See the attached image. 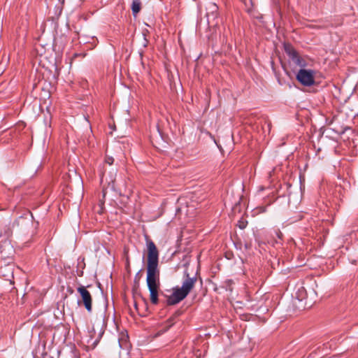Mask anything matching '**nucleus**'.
<instances>
[{
	"instance_id": "26",
	"label": "nucleus",
	"mask_w": 358,
	"mask_h": 358,
	"mask_svg": "<svg viewBox=\"0 0 358 358\" xmlns=\"http://www.w3.org/2000/svg\"><path fill=\"white\" fill-rule=\"evenodd\" d=\"M134 306H135V308L136 310H138V306H137V303L136 302L134 303Z\"/></svg>"
},
{
	"instance_id": "13",
	"label": "nucleus",
	"mask_w": 358,
	"mask_h": 358,
	"mask_svg": "<svg viewBox=\"0 0 358 358\" xmlns=\"http://www.w3.org/2000/svg\"><path fill=\"white\" fill-rule=\"evenodd\" d=\"M141 9V1L140 0H133L131 4V10L134 16H136Z\"/></svg>"
},
{
	"instance_id": "22",
	"label": "nucleus",
	"mask_w": 358,
	"mask_h": 358,
	"mask_svg": "<svg viewBox=\"0 0 358 358\" xmlns=\"http://www.w3.org/2000/svg\"><path fill=\"white\" fill-rule=\"evenodd\" d=\"M8 132L9 135H12L13 133L15 132V129H10V131H6L4 133L7 134Z\"/></svg>"
},
{
	"instance_id": "14",
	"label": "nucleus",
	"mask_w": 358,
	"mask_h": 358,
	"mask_svg": "<svg viewBox=\"0 0 358 358\" xmlns=\"http://www.w3.org/2000/svg\"><path fill=\"white\" fill-rule=\"evenodd\" d=\"M160 296L162 297L160 299V302L162 303H163L164 305L173 306V305L176 304V303H169V299L172 296V293L170 295H169V294H166L164 292H161Z\"/></svg>"
},
{
	"instance_id": "11",
	"label": "nucleus",
	"mask_w": 358,
	"mask_h": 358,
	"mask_svg": "<svg viewBox=\"0 0 358 358\" xmlns=\"http://www.w3.org/2000/svg\"><path fill=\"white\" fill-rule=\"evenodd\" d=\"M178 318L172 315L164 324L162 325V329L159 330L160 334L167 331L177 321Z\"/></svg>"
},
{
	"instance_id": "28",
	"label": "nucleus",
	"mask_w": 358,
	"mask_h": 358,
	"mask_svg": "<svg viewBox=\"0 0 358 358\" xmlns=\"http://www.w3.org/2000/svg\"><path fill=\"white\" fill-rule=\"evenodd\" d=\"M120 182H121L122 185L124 186V181H123V180H121Z\"/></svg>"
},
{
	"instance_id": "18",
	"label": "nucleus",
	"mask_w": 358,
	"mask_h": 358,
	"mask_svg": "<svg viewBox=\"0 0 358 358\" xmlns=\"http://www.w3.org/2000/svg\"><path fill=\"white\" fill-rule=\"evenodd\" d=\"M248 224V222L247 221H245V220H239L238 224H237V226L241 229H243L246 227Z\"/></svg>"
},
{
	"instance_id": "12",
	"label": "nucleus",
	"mask_w": 358,
	"mask_h": 358,
	"mask_svg": "<svg viewBox=\"0 0 358 358\" xmlns=\"http://www.w3.org/2000/svg\"><path fill=\"white\" fill-rule=\"evenodd\" d=\"M306 295V292L304 287H301L298 289V290L295 292L294 294H292L293 298L297 299L299 301H302Z\"/></svg>"
},
{
	"instance_id": "19",
	"label": "nucleus",
	"mask_w": 358,
	"mask_h": 358,
	"mask_svg": "<svg viewBox=\"0 0 358 358\" xmlns=\"http://www.w3.org/2000/svg\"><path fill=\"white\" fill-rule=\"evenodd\" d=\"M106 163L111 165L114 162V159L112 157H107L105 159Z\"/></svg>"
},
{
	"instance_id": "27",
	"label": "nucleus",
	"mask_w": 358,
	"mask_h": 358,
	"mask_svg": "<svg viewBox=\"0 0 358 358\" xmlns=\"http://www.w3.org/2000/svg\"><path fill=\"white\" fill-rule=\"evenodd\" d=\"M68 291H69L70 293H71V294H72V293H73V289H69V288L68 289Z\"/></svg>"
},
{
	"instance_id": "5",
	"label": "nucleus",
	"mask_w": 358,
	"mask_h": 358,
	"mask_svg": "<svg viewBox=\"0 0 358 358\" xmlns=\"http://www.w3.org/2000/svg\"><path fill=\"white\" fill-rule=\"evenodd\" d=\"M43 294L41 292L36 289H31L26 292L22 297L24 302H27L31 306L37 307L43 301Z\"/></svg>"
},
{
	"instance_id": "30",
	"label": "nucleus",
	"mask_w": 358,
	"mask_h": 358,
	"mask_svg": "<svg viewBox=\"0 0 358 358\" xmlns=\"http://www.w3.org/2000/svg\"><path fill=\"white\" fill-rule=\"evenodd\" d=\"M50 358H52V357H50Z\"/></svg>"
},
{
	"instance_id": "10",
	"label": "nucleus",
	"mask_w": 358,
	"mask_h": 358,
	"mask_svg": "<svg viewBox=\"0 0 358 358\" xmlns=\"http://www.w3.org/2000/svg\"><path fill=\"white\" fill-rule=\"evenodd\" d=\"M159 288V287H148L150 301L154 305H157L160 302V299H159V295H160Z\"/></svg>"
},
{
	"instance_id": "1",
	"label": "nucleus",
	"mask_w": 358,
	"mask_h": 358,
	"mask_svg": "<svg viewBox=\"0 0 358 358\" xmlns=\"http://www.w3.org/2000/svg\"><path fill=\"white\" fill-rule=\"evenodd\" d=\"M148 250L147 285L148 287H159V250L155 243L145 236Z\"/></svg>"
},
{
	"instance_id": "17",
	"label": "nucleus",
	"mask_w": 358,
	"mask_h": 358,
	"mask_svg": "<svg viewBox=\"0 0 358 358\" xmlns=\"http://www.w3.org/2000/svg\"><path fill=\"white\" fill-rule=\"evenodd\" d=\"M234 283L233 280H227L225 282H224V284H225V289L227 290H229V291H231L232 290V288H231V285Z\"/></svg>"
},
{
	"instance_id": "2",
	"label": "nucleus",
	"mask_w": 358,
	"mask_h": 358,
	"mask_svg": "<svg viewBox=\"0 0 358 358\" xmlns=\"http://www.w3.org/2000/svg\"><path fill=\"white\" fill-rule=\"evenodd\" d=\"M197 274L198 272H196L195 275L190 277L189 274L187 271H185V279L182 282V287L173 288L172 296L169 299L170 303H178L187 297L197 281Z\"/></svg>"
},
{
	"instance_id": "29",
	"label": "nucleus",
	"mask_w": 358,
	"mask_h": 358,
	"mask_svg": "<svg viewBox=\"0 0 358 358\" xmlns=\"http://www.w3.org/2000/svg\"><path fill=\"white\" fill-rule=\"evenodd\" d=\"M77 56H78V54H75V55H74V57H77Z\"/></svg>"
},
{
	"instance_id": "16",
	"label": "nucleus",
	"mask_w": 358,
	"mask_h": 358,
	"mask_svg": "<svg viewBox=\"0 0 358 358\" xmlns=\"http://www.w3.org/2000/svg\"><path fill=\"white\" fill-rule=\"evenodd\" d=\"M106 196V192L103 190V199H104ZM99 206H100V210H99V213H102V210L103 209L104 206V200H99Z\"/></svg>"
},
{
	"instance_id": "20",
	"label": "nucleus",
	"mask_w": 358,
	"mask_h": 358,
	"mask_svg": "<svg viewBox=\"0 0 358 358\" xmlns=\"http://www.w3.org/2000/svg\"><path fill=\"white\" fill-rule=\"evenodd\" d=\"M182 314V310H181L180 309H178V310H176L173 315H174V317H176L177 318H178Z\"/></svg>"
},
{
	"instance_id": "21",
	"label": "nucleus",
	"mask_w": 358,
	"mask_h": 358,
	"mask_svg": "<svg viewBox=\"0 0 358 358\" xmlns=\"http://www.w3.org/2000/svg\"><path fill=\"white\" fill-rule=\"evenodd\" d=\"M139 273H140V271H138V272L136 273V276H135V278H134V282H135V283H136V285H138V280H139V277H138Z\"/></svg>"
},
{
	"instance_id": "9",
	"label": "nucleus",
	"mask_w": 358,
	"mask_h": 358,
	"mask_svg": "<svg viewBox=\"0 0 358 358\" xmlns=\"http://www.w3.org/2000/svg\"><path fill=\"white\" fill-rule=\"evenodd\" d=\"M0 274L6 280H10L13 278V266L10 264L5 265L0 268Z\"/></svg>"
},
{
	"instance_id": "7",
	"label": "nucleus",
	"mask_w": 358,
	"mask_h": 358,
	"mask_svg": "<svg viewBox=\"0 0 358 358\" xmlns=\"http://www.w3.org/2000/svg\"><path fill=\"white\" fill-rule=\"evenodd\" d=\"M34 217L31 211L27 210L18 218L15 220V226L20 227L21 229H27L31 224H33Z\"/></svg>"
},
{
	"instance_id": "4",
	"label": "nucleus",
	"mask_w": 358,
	"mask_h": 358,
	"mask_svg": "<svg viewBox=\"0 0 358 358\" xmlns=\"http://www.w3.org/2000/svg\"><path fill=\"white\" fill-rule=\"evenodd\" d=\"M284 50L289 57V59L292 60V62L296 66H299L301 68L306 66L307 64L306 60L299 55V52L292 44L289 43H285Z\"/></svg>"
},
{
	"instance_id": "3",
	"label": "nucleus",
	"mask_w": 358,
	"mask_h": 358,
	"mask_svg": "<svg viewBox=\"0 0 358 358\" xmlns=\"http://www.w3.org/2000/svg\"><path fill=\"white\" fill-rule=\"evenodd\" d=\"M315 71L311 69H301L296 76V80L302 85L310 87L315 84Z\"/></svg>"
},
{
	"instance_id": "24",
	"label": "nucleus",
	"mask_w": 358,
	"mask_h": 358,
	"mask_svg": "<svg viewBox=\"0 0 358 358\" xmlns=\"http://www.w3.org/2000/svg\"><path fill=\"white\" fill-rule=\"evenodd\" d=\"M277 235L279 238H281V236H282V233L280 231L277 232Z\"/></svg>"
},
{
	"instance_id": "6",
	"label": "nucleus",
	"mask_w": 358,
	"mask_h": 358,
	"mask_svg": "<svg viewBox=\"0 0 358 358\" xmlns=\"http://www.w3.org/2000/svg\"><path fill=\"white\" fill-rule=\"evenodd\" d=\"M78 292L80 294L82 302L88 313L92 310V296L87 288L80 285L77 288Z\"/></svg>"
},
{
	"instance_id": "8",
	"label": "nucleus",
	"mask_w": 358,
	"mask_h": 358,
	"mask_svg": "<svg viewBox=\"0 0 358 358\" xmlns=\"http://www.w3.org/2000/svg\"><path fill=\"white\" fill-rule=\"evenodd\" d=\"M15 225L10 217L3 221L0 224V237L5 238H10L13 234V229Z\"/></svg>"
},
{
	"instance_id": "25",
	"label": "nucleus",
	"mask_w": 358,
	"mask_h": 358,
	"mask_svg": "<svg viewBox=\"0 0 358 358\" xmlns=\"http://www.w3.org/2000/svg\"><path fill=\"white\" fill-rule=\"evenodd\" d=\"M261 209H262V212H264L266 210V207H262Z\"/></svg>"
},
{
	"instance_id": "15",
	"label": "nucleus",
	"mask_w": 358,
	"mask_h": 358,
	"mask_svg": "<svg viewBox=\"0 0 358 358\" xmlns=\"http://www.w3.org/2000/svg\"><path fill=\"white\" fill-rule=\"evenodd\" d=\"M112 187L115 191H116L119 194L120 196L124 195V192L122 191L119 181L117 180L116 179L112 182Z\"/></svg>"
},
{
	"instance_id": "23",
	"label": "nucleus",
	"mask_w": 358,
	"mask_h": 358,
	"mask_svg": "<svg viewBox=\"0 0 358 358\" xmlns=\"http://www.w3.org/2000/svg\"><path fill=\"white\" fill-rule=\"evenodd\" d=\"M212 6H213V8H212L213 11L217 10L218 8L217 6H216V4H213Z\"/></svg>"
}]
</instances>
